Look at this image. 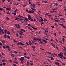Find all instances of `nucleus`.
I'll use <instances>...</instances> for the list:
<instances>
[{"mask_svg":"<svg viewBox=\"0 0 66 66\" xmlns=\"http://www.w3.org/2000/svg\"><path fill=\"white\" fill-rule=\"evenodd\" d=\"M21 45V46H24V47H27V45H24V44L22 43L21 42H20V43H19V42H18V43H17V45L19 46V45Z\"/></svg>","mask_w":66,"mask_h":66,"instance_id":"obj_1","label":"nucleus"},{"mask_svg":"<svg viewBox=\"0 0 66 66\" xmlns=\"http://www.w3.org/2000/svg\"><path fill=\"white\" fill-rule=\"evenodd\" d=\"M24 60V58L23 57H21L20 59V60L22 64H23V62H24V61H23V60Z\"/></svg>","mask_w":66,"mask_h":66,"instance_id":"obj_2","label":"nucleus"},{"mask_svg":"<svg viewBox=\"0 0 66 66\" xmlns=\"http://www.w3.org/2000/svg\"><path fill=\"white\" fill-rule=\"evenodd\" d=\"M15 26L16 28H18L19 29H20V27L19 26V24H15Z\"/></svg>","mask_w":66,"mask_h":66,"instance_id":"obj_3","label":"nucleus"},{"mask_svg":"<svg viewBox=\"0 0 66 66\" xmlns=\"http://www.w3.org/2000/svg\"><path fill=\"white\" fill-rule=\"evenodd\" d=\"M51 44L53 46V48H56V47L55 46V45L54 44L51 43Z\"/></svg>","mask_w":66,"mask_h":66,"instance_id":"obj_4","label":"nucleus"},{"mask_svg":"<svg viewBox=\"0 0 66 66\" xmlns=\"http://www.w3.org/2000/svg\"><path fill=\"white\" fill-rule=\"evenodd\" d=\"M23 32H22V31H20V32L19 33V34H20V35H23Z\"/></svg>","mask_w":66,"mask_h":66,"instance_id":"obj_5","label":"nucleus"},{"mask_svg":"<svg viewBox=\"0 0 66 66\" xmlns=\"http://www.w3.org/2000/svg\"><path fill=\"white\" fill-rule=\"evenodd\" d=\"M37 39L38 40V41H39V42H42V39H39L38 38H37Z\"/></svg>","mask_w":66,"mask_h":66,"instance_id":"obj_6","label":"nucleus"},{"mask_svg":"<svg viewBox=\"0 0 66 66\" xmlns=\"http://www.w3.org/2000/svg\"><path fill=\"white\" fill-rule=\"evenodd\" d=\"M28 19L30 20L31 19V17L30 16V15H28Z\"/></svg>","mask_w":66,"mask_h":66,"instance_id":"obj_7","label":"nucleus"},{"mask_svg":"<svg viewBox=\"0 0 66 66\" xmlns=\"http://www.w3.org/2000/svg\"><path fill=\"white\" fill-rule=\"evenodd\" d=\"M31 6H33V8H35V4H32Z\"/></svg>","mask_w":66,"mask_h":66,"instance_id":"obj_8","label":"nucleus"},{"mask_svg":"<svg viewBox=\"0 0 66 66\" xmlns=\"http://www.w3.org/2000/svg\"><path fill=\"white\" fill-rule=\"evenodd\" d=\"M55 64H56L57 65H59L60 64V63L57 62H55Z\"/></svg>","mask_w":66,"mask_h":66,"instance_id":"obj_9","label":"nucleus"},{"mask_svg":"<svg viewBox=\"0 0 66 66\" xmlns=\"http://www.w3.org/2000/svg\"><path fill=\"white\" fill-rule=\"evenodd\" d=\"M31 9L32 10H33L34 11H35V10H36V9H35V8H32V7H31Z\"/></svg>","mask_w":66,"mask_h":66,"instance_id":"obj_10","label":"nucleus"},{"mask_svg":"<svg viewBox=\"0 0 66 66\" xmlns=\"http://www.w3.org/2000/svg\"><path fill=\"white\" fill-rule=\"evenodd\" d=\"M21 31H23V32H26V31L24 30V29H21Z\"/></svg>","mask_w":66,"mask_h":66,"instance_id":"obj_11","label":"nucleus"},{"mask_svg":"<svg viewBox=\"0 0 66 66\" xmlns=\"http://www.w3.org/2000/svg\"><path fill=\"white\" fill-rule=\"evenodd\" d=\"M60 59H62V58L63 57V55L59 56Z\"/></svg>","mask_w":66,"mask_h":66,"instance_id":"obj_12","label":"nucleus"},{"mask_svg":"<svg viewBox=\"0 0 66 66\" xmlns=\"http://www.w3.org/2000/svg\"><path fill=\"white\" fill-rule=\"evenodd\" d=\"M25 18V19L26 20V21H29V20L28 19V18Z\"/></svg>","mask_w":66,"mask_h":66,"instance_id":"obj_13","label":"nucleus"},{"mask_svg":"<svg viewBox=\"0 0 66 66\" xmlns=\"http://www.w3.org/2000/svg\"><path fill=\"white\" fill-rule=\"evenodd\" d=\"M33 39L35 41H36L37 40V38H34Z\"/></svg>","mask_w":66,"mask_h":66,"instance_id":"obj_14","label":"nucleus"},{"mask_svg":"<svg viewBox=\"0 0 66 66\" xmlns=\"http://www.w3.org/2000/svg\"><path fill=\"white\" fill-rule=\"evenodd\" d=\"M48 16L49 17V18H51V17H52V15H48Z\"/></svg>","mask_w":66,"mask_h":66,"instance_id":"obj_15","label":"nucleus"},{"mask_svg":"<svg viewBox=\"0 0 66 66\" xmlns=\"http://www.w3.org/2000/svg\"><path fill=\"white\" fill-rule=\"evenodd\" d=\"M28 29H30V30H31V31H32V29H31L29 27H28Z\"/></svg>","mask_w":66,"mask_h":66,"instance_id":"obj_16","label":"nucleus"},{"mask_svg":"<svg viewBox=\"0 0 66 66\" xmlns=\"http://www.w3.org/2000/svg\"><path fill=\"white\" fill-rule=\"evenodd\" d=\"M29 45H32V43H31V42H29Z\"/></svg>","mask_w":66,"mask_h":66,"instance_id":"obj_17","label":"nucleus"},{"mask_svg":"<svg viewBox=\"0 0 66 66\" xmlns=\"http://www.w3.org/2000/svg\"><path fill=\"white\" fill-rule=\"evenodd\" d=\"M47 61H48V62H50L51 63H52V62H51V61H50L49 60L47 59Z\"/></svg>","mask_w":66,"mask_h":66,"instance_id":"obj_18","label":"nucleus"},{"mask_svg":"<svg viewBox=\"0 0 66 66\" xmlns=\"http://www.w3.org/2000/svg\"><path fill=\"white\" fill-rule=\"evenodd\" d=\"M32 47L33 49H35L36 48L35 47V46H32Z\"/></svg>","mask_w":66,"mask_h":66,"instance_id":"obj_19","label":"nucleus"},{"mask_svg":"<svg viewBox=\"0 0 66 66\" xmlns=\"http://www.w3.org/2000/svg\"><path fill=\"white\" fill-rule=\"evenodd\" d=\"M7 34H10V32L9 31H7Z\"/></svg>","mask_w":66,"mask_h":66,"instance_id":"obj_20","label":"nucleus"},{"mask_svg":"<svg viewBox=\"0 0 66 66\" xmlns=\"http://www.w3.org/2000/svg\"><path fill=\"white\" fill-rule=\"evenodd\" d=\"M2 64L3 65H4L6 64V63H5L4 62L3 63H2Z\"/></svg>","mask_w":66,"mask_h":66,"instance_id":"obj_21","label":"nucleus"},{"mask_svg":"<svg viewBox=\"0 0 66 66\" xmlns=\"http://www.w3.org/2000/svg\"><path fill=\"white\" fill-rule=\"evenodd\" d=\"M11 56L13 57L14 56V54H12L11 55Z\"/></svg>","mask_w":66,"mask_h":66,"instance_id":"obj_22","label":"nucleus"},{"mask_svg":"<svg viewBox=\"0 0 66 66\" xmlns=\"http://www.w3.org/2000/svg\"><path fill=\"white\" fill-rule=\"evenodd\" d=\"M26 45H27V46H29V44H28V43L27 42L26 43Z\"/></svg>","mask_w":66,"mask_h":66,"instance_id":"obj_23","label":"nucleus"},{"mask_svg":"<svg viewBox=\"0 0 66 66\" xmlns=\"http://www.w3.org/2000/svg\"><path fill=\"white\" fill-rule=\"evenodd\" d=\"M6 47L8 49L10 48V47H9V46H6Z\"/></svg>","mask_w":66,"mask_h":66,"instance_id":"obj_24","label":"nucleus"},{"mask_svg":"<svg viewBox=\"0 0 66 66\" xmlns=\"http://www.w3.org/2000/svg\"><path fill=\"white\" fill-rule=\"evenodd\" d=\"M39 22H43L42 21L40 20H39Z\"/></svg>","mask_w":66,"mask_h":66,"instance_id":"obj_25","label":"nucleus"},{"mask_svg":"<svg viewBox=\"0 0 66 66\" xmlns=\"http://www.w3.org/2000/svg\"><path fill=\"white\" fill-rule=\"evenodd\" d=\"M18 19H19V18H16L15 19V20H18Z\"/></svg>","mask_w":66,"mask_h":66,"instance_id":"obj_26","label":"nucleus"},{"mask_svg":"<svg viewBox=\"0 0 66 66\" xmlns=\"http://www.w3.org/2000/svg\"><path fill=\"white\" fill-rule=\"evenodd\" d=\"M29 64V62H28L27 61V64L26 65L28 66V65Z\"/></svg>","mask_w":66,"mask_h":66,"instance_id":"obj_27","label":"nucleus"},{"mask_svg":"<svg viewBox=\"0 0 66 66\" xmlns=\"http://www.w3.org/2000/svg\"><path fill=\"white\" fill-rule=\"evenodd\" d=\"M12 14L13 15H16V13H12Z\"/></svg>","mask_w":66,"mask_h":66,"instance_id":"obj_28","label":"nucleus"},{"mask_svg":"<svg viewBox=\"0 0 66 66\" xmlns=\"http://www.w3.org/2000/svg\"><path fill=\"white\" fill-rule=\"evenodd\" d=\"M4 37L5 38H6V35L5 34L4 35Z\"/></svg>","mask_w":66,"mask_h":66,"instance_id":"obj_29","label":"nucleus"},{"mask_svg":"<svg viewBox=\"0 0 66 66\" xmlns=\"http://www.w3.org/2000/svg\"><path fill=\"white\" fill-rule=\"evenodd\" d=\"M55 20V21L56 22H59V21H60V20Z\"/></svg>","mask_w":66,"mask_h":66,"instance_id":"obj_30","label":"nucleus"},{"mask_svg":"<svg viewBox=\"0 0 66 66\" xmlns=\"http://www.w3.org/2000/svg\"><path fill=\"white\" fill-rule=\"evenodd\" d=\"M7 37L8 38H9V39H10V38H11L9 36H7Z\"/></svg>","mask_w":66,"mask_h":66,"instance_id":"obj_31","label":"nucleus"},{"mask_svg":"<svg viewBox=\"0 0 66 66\" xmlns=\"http://www.w3.org/2000/svg\"><path fill=\"white\" fill-rule=\"evenodd\" d=\"M44 21H47V20L46 19H44L43 20Z\"/></svg>","mask_w":66,"mask_h":66,"instance_id":"obj_32","label":"nucleus"},{"mask_svg":"<svg viewBox=\"0 0 66 66\" xmlns=\"http://www.w3.org/2000/svg\"><path fill=\"white\" fill-rule=\"evenodd\" d=\"M1 32H2V33L3 34H4V32H3V29H2V30L1 31Z\"/></svg>","mask_w":66,"mask_h":66,"instance_id":"obj_33","label":"nucleus"},{"mask_svg":"<svg viewBox=\"0 0 66 66\" xmlns=\"http://www.w3.org/2000/svg\"><path fill=\"white\" fill-rule=\"evenodd\" d=\"M6 9L7 10H8V11H10V9L9 8H7Z\"/></svg>","mask_w":66,"mask_h":66,"instance_id":"obj_34","label":"nucleus"},{"mask_svg":"<svg viewBox=\"0 0 66 66\" xmlns=\"http://www.w3.org/2000/svg\"><path fill=\"white\" fill-rule=\"evenodd\" d=\"M18 17L19 18H21L22 17V16H21L20 15H19L18 16Z\"/></svg>","mask_w":66,"mask_h":66,"instance_id":"obj_35","label":"nucleus"},{"mask_svg":"<svg viewBox=\"0 0 66 66\" xmlns=\"http://www.w3.org/2000/svg\"><path fill=\"white\" fill-rule=\"evenodd\" d=\"M60 20H64V19L63 18L60 19Z\"/></svg>","mask_w":66,"mask_h":66,"instance_id":"obj_36","label":"nucleus"},{"mask_svg":"<svg viewBox=\"0 0 66 66\" xmlns=\"http://www.w3.org/2000/svg\"><path fill=\"white\" fill-rule=\"evenodd\" d=\"M58 56H63V55H61L60 54H58Z\"/></svg>","mask_w":66,"mask_h":66,"instance_id":"obj_37","label":"nucleus"},{"mask_svg":"<svg viewBox=\"0 0 66 66\" xmlns=\"http://www.w3.org/2000/svg\"><path fill=\"white\" fill-rule=\"evenodd\" d=\"M29 13H30V14H31V11H28V13L29 14Z\"/></svg>","mask_w":66,"mask_h":66,"instance_id":"obj_38","label":"nucleus"},{"mask_svg":"<svg viewBox=\"0 0 66 66\" xmlns=\"http://www.w3.org/2000/svg\"><path fill=\"white\" fill-rule=\"evenodd\" d=\"M43 2H45V3H48V2H47V1H43Z\"/></svg>","mask_w":66,"mask_h":66,"instance_id":"obj_39","label":"nucleus"},{"mask_svg":"<svg viewBox=\"0 0 66 66\" xmlns=\"http://www.w3.org/2000/svg\"><path fill=\"white\" fill-rule=\"evenodd\" d=\"M14 63H16V64H18V62H16V61H15L14 62Z\"/></svg>","mask_w":66,"mask_h":66,"instance_id":"obj_40","label":"nucleus"},{"mask_svg":"<svg viewBox=\"0 0 66 66\" xmlns=\"http://www.w3.org/2000/svg\"><path fill=\"white\" fill-rule=\"evenodd\" d=\"M5 61L4 60H2V63H3L4 62H5Z\"/></svg>","mask_w":66,"mask_h":66,"instance_id":"obj_41","label":"nucleus"},{"mask_svg":"<svg viewBox=\"0 0 66 66\" xmlns=\"http://www.w3.org/2000/svg\"><path fill=\"white\" fill-rule=\"evenodd\" d=\"M6 31H7V30L5 29L4 30V32H5V33H6Z\"/></svg>","mask_w":66,"mask_h":66,"instance_id":"obj_42","label":"nucleus"},{"mask_svg":"<svg viewBox=\"0 0 66 66\" xmlns=\"http://www.w3.org/2000/svg\"><path fill=\"white\" fill-rule=\"evenodd\" d=\"M51 56H52V57H54V55H53V54H51Z\"/></svg>","mask_w":66,"mask_h":66,"instance_id":"obj_43","label":"nucleus"},{"mask_svg":"<svg viewBox=\"0 0 66 66\" xmlns=\"http://www.w3.org/2000/svg\"><path fill=\"white\" fill-rule=\"evenodd\" d=\"M34 12V11L33 10H31V13H33Z\"/></svg>","mask_w":66,"mask_h":66,"instance_id":"obj_44","label":"nucleus"},{"mask_svg":"<svg viewBox=\"0 0 66 66\" xmlns=\"http://www.w3.org/2000/svg\"><path fill=\"white\" fill-rule=\"evenodd\" d=\"M29 3L30 4H31V5H32V3H31V2L30 1L29 2Z\"/></svg>","mask_w":66,"mask_h":66,"instance_id":"obj_45","label":"nucleus"},{"mask_svg":"<svg viewBox=\"0 0 66 66\" xmlns=\"http://www.w3.org/2000/svg\"><path fill=\"white\" fill-rule=\"evenodd\" d=\"M48 14H49V13H48L46 12V14H45V16H46L47 15H48Z\"/></svg>","mask_w":66,"mask_h":66,"instance_id":"obj_46","label":"nucleus"},{"mask_svg":"<svg viewBox=\"0 0 66 66\" xmlns=\"http://www.w3.org/2000/svg\"><path fill=\"white\" fill-rule=\"evenodd\" d=\"M59 25H60V26H64V25L63 24H59Z\"/></svg>","mask_w":66,"mask_h":66,"instance_id":"obj_47","label":"nucleus"},{"mask_svg":"<svg viewBox=\"0 0 66 66\" xmlns=\"http://www.w3.org/2000/svg\"><path fill=\"white\" fill-rule=\"evenodd\" d=\"M62 40H63V42H64V41L65 40V38H62Z\"/></svg>","mask_w":66,"mask_h":66,"instance_id":"obj_48","label":"nucleus"},{"mask_svg":"<svg viewBox=\"0 0 66 66\" xmlns=\"http://www.w3.org/2000/svg\"><path fill=\"white\" fill-rule=\"evenodd\" d=\"M60 55H63V54L62 52H60Z\"/></svg>","mask_w":66,"mask_h":66,"instance_id":"obj_49","label":"nucleus"},{"mask_svg":"<svg viewBox=\"0 0 66 66\" xmlns=\"http://www.w3.org/2000/svg\"><path fill=\"white\" fill-rule=\"evenodd\" d=\"M30 65H34L33 63H30Z\"/></svg>","mask_w":66,"mask_h":66,"instance_id":"obj_50","label":"nucleus"},{"mask_svg":"<svg viewBox=\"0 0 66 66\" xmlns=\"http://www.w3.org/2000/svg\"><path fill=\"white\" fill-rule=\"evenodd\" d=\"M51 60H53L54 61V59L53 58H51V59H50Z\"/></svg>","mask_w":66,"mask_h":66,"instance_id":"obj_51","label":"nucleus"},{"mask_svg":"<svg viewBox=\"0 0 66 66\" xmlns=\"http://www.w3.org/2000/svg\"><path fill=\"white\" fill-rule=\"evenodd\" d=\"M6 13L7 14H9V15H10V14H11L9 12H7Z\"/></svg>","mask_w":66,"mask_h":66,"instance_id":"obj_52","label":"nucleus"},{"mask_svg":"<svg viewBox=\"0 0 66 66\" xmlns=\"http://www.w3.org/2000/svg\"><path fill=\"white\" fill-rule=\"evenodd\" d=\"M47 53H49V54H52L50 52H47Z\"/></svg>","mask_w":66,"mask_h":66,"instance_id":"obj_53","label":"nucleus"},{"mask_svg":"<svg viewBox=\"0 0 66 66\" xmlns=\"http://www.w3.org/2000/svg\"><path fill=\"white\" fill-rule=\"evenodd\" d=\"M59 16H62V14H60V13L59 14Z\"/></svg>","mask_w":66,"mask_h":66,"instance_id":"obj_54","label":"nucleus"},{"mask_svg":"<svg viewBox=\"0 0 66 66\" xmlns=\"http://www.w3.org/2000/svg\"><path fill=\"white\" fill-rule=\"evenodd\" d=\"M55 9H56V10H57L58 9V7H55Z\"/></svg>","mask_w":66,"mask_h":66,"instance_id":"obj_55","label":"nucleus"},{"mask_svg":"<svg viewBox=\"0 0 66 66\" xmlns=\"http://www.w3.org/2000/svg\"><path fill=\"white\" fill-rule=\"evenodd\" d=\"M3 48L4 49H5V48H6L5 46H3Z\"/></svg>","mask_w":66,"mask_h":66,"instance_id":"obj_56","label":"nucleus"},{"mask_svg":"<svg viewBox=\"0 0 66 66\" xmlns=\"http://www.w3.org/2000/svg\"><path fill=\"white\" fill-rule=\"evenodd\" d=\"M31 28L33 29H34V30H35V28L31 26Z\"/></svg>","mask_w":66,"mask_h":66,"instance_id":"obj_57","label":"nucleus"},{"mask_svg":"<svg viewBox=\"0 0 66 66\" xmlns=\"http://www.w3.org/2000/svg\"><path fill=\"white\" fill-rule=\"evenodd\" d=\"M64 54L65 56H66V52H65L64 53Z\"/></svg>","mask_w":66,"mask_h":66,"instance_id":"obj_58","label":"nucleus"},{"mask_svg":"<svg viewBox=\"0 0 66 66\" xmlns=\"http://www.w3.org/2000/svg\"><path fill=\"white\" fill-rule=\"evenodd\" d=\"M41 21H43V18L42 19H40V20Z\"/></svg>","mask_w":66,"mask_h":66,"instance_id":"obj_59","label":"nucleus"},{"mask_svg":"<svg viewBox=\"0 0 66 66\" xmlns=\"http://www.w3.org/2000/svg\"><path fill=\"white\" fill-rule=\"evenodd\" d=\"M6 20H9V18L8 17H7L6 18Z\"/></svg>","mask_w":66,"mask_h":66,"instance_id":"obj_60","label":"nucleus"},{"mask_svg":"<svg viewBox=\"0 0 66 66\" xmlns=\"http://www.w3.org/2000/svg\"><path fill=\"white\" fill-rule=\"evenodd\" d=\"M39 43H40L41 44H43V42H38Z\"/></svg>","mask_w":66,"mask_h":66,"instance_id":"obj_61","label":"nucleus"},{"mask_svg":"<svg viewBox=\"0 0 66 66\" xmlns=\"http://www.w3.org/2000/svg\"><path fill=\"white\" fill-rule=\"evenodd\" d=\"M26 6V5H23V7H24Z\"/></svg>","mask_w":66,"mask_h":66,"instance_id":"obj_62","label":"nucleus"},{"mask_svg":"<svg viewBox=\"0 0 66 66\" xmlns=\"http://www.w3.org/2000/svg\"><path fill=\"white\" fill-rule=\"evenodd\" d=\"M2 62L1 63V64H0V66H2Z\"/></svg>","mask_w":66,"mask_h":66,"instance_id":"obj_63","label":"nucleus"},{"mask_svg":"<svg viewBox=\"0 0 66 66\" xmlns=\"http://www.w3.org/2000/svg\"><path fill=\"white\" fill-rule=\"evenodd\" d=\"M2 55H4V54L3 53H2Z\"/></svg>","mask_w":66,"mask_h":66,"instance_id":"obj_64","label":"nucleus"}]
</instances>
